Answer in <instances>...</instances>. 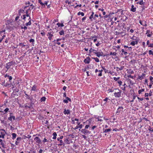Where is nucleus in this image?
Wrapping results in <instances>:
<instances>
[{
	"instance_id": "f257e3e1",
	"label": "nucleus",
	"mask_w": 153,
	"mask_h": 153,
	"mask_svg": "<svg viewBox=\"0 0 153 153\" xmlns=\"http://www.w3.org/2000/svg\"><path fill=\"white\" fill-rule=\"evenodd\" d=\"M15 63V62L13 61L9 62L7 63L6 64L5 68L7 69V71L10 68V67L13 64Z\"/></svg>"
},
{
	"instance_id": "f03ea898",
	"label": "nucleus",
	"mask_w": 153,
	"mask_h": 153,
	"mask_svg": "<svg viewBox=\"0 0 153 153\" xmlns=\"http://www.w3.org/2000/svg\"><path fill=\"white\" fill-rule=\"evenodd\" d=\"M1 130L2 131H3L0 132L1 135H0V138H4L6 132L5 130L3 129H1Z\"/></svg>"
},
{
	"instance_id": "7ed1b4c3",
	"label": "nucleus",
	"mask_w": 153,
	"mask_h": 153,
	"mask_svg": "<svg viewBox=\"0 0 153 153\" xmlns=\"http://www.w3.org/2000/svg\"><path fill=\"white\" fill-rule=\"evenodd\" d=\"M34 140L36 141V143L39 144L42 142L41 140L39 137H36L34 138Z\"/></svg>"
},
{
	"instance_id": "20e7f679",
	"label": "nucleus",
	"mask_w": 153,
	"mask_h": 153,
	"mask_svg": "<svg viewBox=\"0 0 153 153\" xmlns=\"http://www.w3.org/2000/svg\"><path fill=\"white\" fill-rule=\"evenodd\" d=\"M90 58L89 56H88L84 60L83 62L85 64H89L90 63Z\"/></svg>"
},
{
	"instance_id": "39448f33",
	"label": "nucleus",
	"mask_w": 153,
	"mask_h": 153,
	"mask_svg": "<svg viewBox=\"0 0 153 153\" xmlns=\"http://www.w3.org/2000/svg\"><path fill=\"white\" fill-rule=\"evenodd\" d=\"M96 54L97 56L98 57H100V56L103 55V53L102 52H97V51L95 53Z\"/></svg>"
},
{
	"instance_id": "423d86ee",
	"label": "nucleus",
	"mask_w": 153,
	"mask_h": 153,
	"mask_svg": "<svg viewBox=\"0 0 153 153\" xmlns=\"http://www.w3.org/2000/svg\"><path fill=\"white\" fill-rule=\"evenodd\" d=\"M63 113L65 115L69 114H70V110H66L65 108L64 109Z\"/></svg>"
},
{
	"instance_id": "0eeeda50",
	"label": "nucleus",
	"mask_w": 153,
	"mask_h": 153,
	"mask_svg": "<svg viewBox=\"0 0 153 153\" xmlns=\"http://www.w3.org/2000/svg\"><path fill=\"white\" fill-rule=\"evenodd\" d=\"M81 131L85 134H86L89 132L88 130H87L85 129H82L81 130Z\"/></svg>"
},
{
	"instance_id": "6e6552de",
	"label": "nucleus",
	"mask_w": 153,
	"mask_h": 153,
	"mask_svg": "<svg viewBox=\"0 0 153 153\" xmlns=\"http://www.w3.org/2000/svg\"><path fill=\"white\" fill-rule=\"evenodd\" d=\"M123 107L122 106L119 107L117 109L116 113H120L121 111H123Z\"/></svg>"
},
{
	"instance_id": "1a4fd4ad",
	"label": "nucleus",
	"mask_w": 153,
	"mask_h": 153,
	"mask_svg": "<svg viewBox=\"0 0 153 153\" xmlns=\"http://www.w3.org/2000/svg\"><path fill=\"white\" fill-rule=\"evenodd\" d=\"M114 95L115 97H120L121 96V91L119 92H115Z\"/></svg>"
},
{
	"instance_id": "9d476101",
	"label": "nucleus",
	"mask_w": 153,
	"mask_h": 153,
	"mask_svg": "<svg viewBox=\"0 0 153 153\" xmlns=\"http://www.w3.org/2000/svg\"><path fill=\"white\" fill-rule=\"evenodd\" d=\"M145 77V74L144 73H143L142 75L140 76L139 75L138 76V79H139L142 80Z\"/></svg>"
},
{
	"instance_id": "9b49d317",
	"label": "nucleus",
	"mask_w": 153,
	"mask_h": 153,
	"mask_svg": "<svg viewBox=\"0 0 153 153\" xmlns=\"http://www.w3.org/2000/svg\"><path fill=\"white\" fill-rule=\"evenodd\" d=\"M124 68V66H121L120 68H119V67H114V69L116 68L117 71H121Z\"/></svg>"
},
{
	"instance_id": "f8f14e48",
	"label": "nucleus",
	"mask_w": 153,
	"mask_h": 153,
	"mask_svg": "<svg viewBox=\"0 0 153 153\" xmlns=\"http://www.w3.org/2000/svg\"><path fill=\"white\" fill-rule=\"evenodd\" d=\"M111 130V128H108L106 129H103V133H108Z\"/></svg>"
},
{
	"instance_id": "ddd939ff",
	"label": "nucleus",
	"mask_w": 153,
	"mask_h": 153,
	"mask_svg": "<svg viewBox=\"0 0 153 153\" xmlns=\"http://www.w3.org/2000/svg\"><path fill=\"white\" fill-rule=\"evenodd\" d=\"M31 18L30 17V18L28 19V20H29V22L25 23V25L26 26H28V25H31Z\"/></svg>"
},
{
	"instance_id": "4468645a",
	"label": "nucleus",
	"mask_w": 153,
	"mask_h": 153,
	"mask_svg": "<svg viewBox=\"0 0 153 153\" xmlns=\"http://www.w3.org/2000/svg\"><path fill=\"white\" fill-rule=\"evenodd\" d=\"M19 16L21 15V13H25V10L24 9H20L19 11Z\"/></svg>"
},
{
	"instance_id": "2eb2a0df",
	"label": "nucleus",
	"mask_w": 153,
	"mask_h": 153,
	"mask_svg": "<svg viewBox=\"0 0 153 153\" xmlns=\"http://www.w3.org/2000/svg\"><path fill=\"white\" fill-rule=\"evenodd\" d=\"M136 10V8L134 7V6L133 5H131V11L133 12H135Z\"/></svg>"
},
{
	"instance_id": "dca6fc26",
	"label": "nucleus",
	"mask_w": 153,
	"mask_h": 153,
	"mask_svg": "<svg viewBox=\"0 0 153 153\" xmlns=\"http://www.w3.org/2000/svg\"><path fill=\"white\" fill-rule=\"evenodd\" d=\"M11 86V83H8L6 82L4 85V86L5 87H10Z\"/></svg>"
},
{
	"instance_id": "f3484780",
	"label": "nucleus",
	"mask_w": 153,
	"mask_h": 153,
	"mask_svg": "<svg viewBox=\"0 0 153 153\" xmlns=\"http://www.w3.org/2000/svg\"><path fill=\"white\" fill-rule=\"evenodd\" d=\"M90 53H91L92 52H93L94 53H95L97 51L95 50H94L92 48H91L89 51Z\"/></svg>"
},
{
	"instance_id": "a211bd4d",
	"label": "nucleus",
	"mask_w": 153,
	"mask_h": 153,
	"mask_svg": "<svg viewBox=\"0 0 153 153\" xmlns=\"http://www.w3.org/2000/svg\"><path fill=\"white\" fill-rule=\"evenodd\" d=\"M110 101V100L108 99V97H106L105 99L103 100V101L105 102V103L104 104L106 103L107 102H109Z\"/></svg>"
},
{
	"instance_id": "6ab92c4d",
	"label": "nucleus",
	"mask_w": 153,
	"mask_h": 153,
	"mask_svg": "<svg viewBox=\"0 0 153 153\" xmlns=\"http://www.w3.org/2000/svg\"><path fill=\"white\" fill-rule=\"evenodd\" d=\"M37 86L35 85H34L31 88V91H36V90Z\"/></svg>"
},
{
	"instance_id": "aec40b11",
	"label": "nucleus",
	"mask_w": 153,
	"mask_h": 153,
	"mask_svg": "<svg viewBox=\"0 0 153 153\" xmlns=\"http://www.w3.org/2000/svg\"><path fill=\"white\" fill-rule=\"evenodd\" d=\"M12 118L14 120H15L16 119V118H15V116H12L11 117H8V120H10V121H12Z\"/></svg>"
},
{
	"instance_id": "412c9836",
	"label": "nucleus",
	"mask_w": 153,
	"mask_h": 153,
	"mask_svg": "<svg viewBox=\"0 0 153 153\" xmlns=\"http://www.w3.org/2000/svg\"><path fill=\"white\" fill-rule=\"evenodd\" d=\"M52 135L53 136V139H56V136L57 135V134L56 133V132H54L53 133Z\"/></svg>"
},
{
	"instance_id": "4be33fe9",
	"label": "nucleus",
	"mask_w": 153,
	"mask_h": 153,
	"mask_svg": "<svg viewBox=\"0 0 153 153\" xmlns=\"http://www.w3.org/2000/svg\"><path fill=\"white\" fill-rule=\"evenodd\" d=\"M64 141L66 142V144H70V141L69 140L68 138L65 139Z\"/></svg>"
},
{
	"instance_id": "5701e85b",
	"label": "nucleus",
	"mask_w": 153,
	"mask_h": 153,
	"mask_svg": "<svg viewBox=\"0 0 153 153\" xmlns=\"http://www.w3.org/2000/svg\"><path fill=\"white\" fill-rule=\"evenodd\" d=\"M9 110V108H6L4 111H2V112L4 113V114H6L7 112Z\"/></svg>"
},
{
	"instance_id": "b1692460",
	"label": "nucleus",
	"mask_w": 153,
	"mask_h": 153,
	"mask_svg": "<svg viewBox=\"0 0 153 153\" xmlns=\"http://www.w3.org/2000/svg\"><path fill=\"white\" fill-rule=\"evenodd\" d=\"M150 32V31L149 30H148L146 31V34H147V36L149 37H150L152 36V34H149V33Z\"/></svg>"
},
{
	"instance_id": "393cba45",
	"label": "nucleus",
	"mask_w": 153,
	"mask_h": 153,
	"mask_svg": "<svg viewBox=\"0 0 153 153\" xmlns=\"http://www.w3.org/2000/svg\"><path fill=\"white\" fill-rule=\"evenodd\" d=\"M48 34H49V36L48 37V39L49 40H51L52 37L53 36V35L51 33L48 32Z\"/></svg>"
},
{
	"instance_id": "a878e982",
	"label": "nucleus",
	"mask_w": 153,
	"mask_h": 153,
	"mask_svg": "<svg viewBox=\"0 0 153 153\" xmlns=\"http://www.w3.org/2000/svg\"><path fill=\"white\" fill-rule=\"evenodd\" d=\"M12 138L13 139H15L16 137V134L15 133H13L12 134Z\"/></svg>"
},
{
	"instance_id": "bb28decb",
	"label": "nucleus",
	"mask_w": 153,
	"mask_h": 153,
	"mask_svg": "<svg viewBox=\"0 0 153 153\" xmlns=\"http://www.w3.org/2000/svg\"><path fill=\"white\" fill-rule=\"evenodd\" d=\"M101 67L104 71L105 73H108V70L105 68L104 67L101 66Z\"/></svg>"
},
{
	"instance_id": "cd10ccee",
	"label": "nucleus",
	"mask_w": 153,
	"mask_h": 153,
	"mask_svg": "<svg viewBox=\"0 0 153 153\" xmlns=\"http://www.w3.org/2000/svg\"><path fill=\"white\" fill-rule=\"evenodd\" d=\"M46 99V98L45 97H43L41 98L40 101L41 102H44L45 101Z\"/></svg>"
},
{
	"instance_id": "c85d7f7f",
	"label": "nucleus",
	"mask_w": 153,
	"mask_h": 153,
	"mask_svg": "<svg viewBox=\"0 0 153 153\" xmlns=\"http://www.w3.org/2000/svg\"><path fill=\"white\" fill-rule=\"evenodd\" d=\"M92 58L94 59L95 62H99L100 61L99 59L97 57H92Z\"/></svg>"
},
{
	"instance_id": "c756f323",
	"label": "nucleus",
	"mask_w": 153,
	"mask_h": 153,
	"mask_svg": "<svg viewBox=\"0 0 153 153\" xmlns=\"http://www.w3.org/2000/svg\"><path fill=\"white\" fill-rule=\"evenodd\" d=\"M148 130L150 132H153V128H152L150 126H149Z\"/></svg>"
},
{
	"instance_id": "7c9ffc66",
	"label": "nucleus",
	"mask_w": 153,
	"mask_h": 153,
	"mask_svg": "<svg viewBox=\"0 0 153 153\" xmlns=\"http://www.w3.org/2000/svg\"><path fill=\"white\" fill-rule=\"evenodd\" d=\"M35 40L34 39H31L29 40V42H32V45L33 46H34V42Z\"/></svg>"
},
{
	"instance_id": "2f4dec72",
	"label": "nucleus",
	"mask_w": 153,
	"mask_h": 153,
	"mask_svg": "<svg viewBox=\"0 0 153 153\" xmlns=\"http://www.w3.org/2000/svg\"><path fill=\"white\" fill-rule=\"evenodd\" d=\"M145 89L144 88H142L141 90H140L138 91V94H140L142 92L144 91Z\"/></svg>"
},
{
	"instance_id": "473e14b6",
	"label": "nucleus",
	"mask_w": 153,
	"mask_h": 153,
	"mask_svg": "<svg viewBox=\"0 0 153 153\" xmlns=\"http://www.w3.org/2000/svg\"><path fill=\"white\" fill-rule=\"evenodd\" d=\"M56 25L58 26V27H59L60 26L62 27H63L64 26L63 23L60 24V23H58L56 24Z\"/></svg>"
},
{
	"instance_id": "72a5a7b5",
	"label": "nucleus",
	"mask_w": 153,
	"mask_h": 153,
	"mask_svg": "<svg viewBox=\"0 0 153 153\" xmlns=\"http://www.w3.org/2000/svg\"><path fill=\"white\" fill-rule=\"evenodd\" d=\"M81 15L82 16H83L84 15V13L83 12H79L78 13V15Z\"/></svg>"
},
{
	"instance_id": "f704fd0d",
	"label": "nucleus",
	"mask_w": 153,
	"mask_h": 153,
	"mask_svg": "<svg viewBox=\"0 0 153 153\" xmlns=\"http://www.w3.org/2000/svg\"><path fill=\"white\" fill-rule=\"evenodd\" d=\"M117 53L116 52H114L112 53V52H111L110 54V55H113L114 56H116L117 55Z\"/></svg>"
},
{
	"instance_id": "c9c22d12",
	"label": "nucleus",
	"mask_w": 153,
	"mask_h": 153,
	"mask_svg": "<svg viewBox=\"0 0 153 153\" xmlns=\"http://www.w3.org/2000/svg\"><path fill=\"white\" fill-rule=\"evenodd\" d=\"M42 0H38V2L42 6H43L44 5V3H42Z\"/></svg>"
},
{
	"instance_id": "e433bc0d",
	"label": "nucleus",
	"mask_w": 153,
	"mask_h": 153,
	"mask_svg": "<svg viewBox=\"0 0 153 153\" xmlns=\"http://www.w3.org/2000/svg\"><path fill=\"white\" fill-rule=\"evenodd\" d=\"M1 144L2 145V146L3 148H5L4 145L5 144V141H4V142H1Z\"/></svg>"
},
{
	"instance_id": "4c0bfd02",
	"label": "nucleus",
	"mask_w": 153,
	"mask_h": 153,
	"mask_svg": "<svg viewBox=\"0 0 153 153\" xmlns=\"http://www.w3.org/2000/svg\"><path fill=\"white\" fill-rule=\"evenodd\" d=\"M59 33L60 35H62L64 34V31L63 30H62L61 31L59 32Z\"/></svg>"
},
{
	"instance_id": "58836bf2",
	"label": "nucleus",
	"mask_w": 153,
	"mask_h": 153,
	"mask_svg": "<svg viewBox=\"0 0 153 153\" xmlns=\"http://www.w3.org/2000/svg\"><path fill=\"white\" fill-rule=\"evenodd\" d=\"M138 3H139V4L140 5L143 4V0H141L139 2H137V4H138Z\"/></svg>"
},
{
	"instance_id": "ea45409f",
	"label": "nucleus",
	"mask_w": 153,
	"mask_h": 153,
	"mask_svg": "<svg viewBox=\"0 0 153 153\" xmlns=\"http://www.w3.org/2000/svg\"><path fill=\"white\" fill-rule=\"evenodd\" d=\"M149 53L150 55H153V51H152L151 50H150L149 51Z\"/></svg>"
},
{
	"instance_id": "a19ab883",
	"label": "nucleus",
	"mask_w": 153,
	"mask_h": 153,
	"mask_svg": "<svg viewBox=\"0 0 153 153\" xmlns=\"http://www.w3.org/2000/svg\"><path fill=\"white\" fill-rule=\"evenodd\" d=\"M19 46L21 47H25L26 46V45H25L23 43H19Z\"/></svg>"
},
{
	"instance_id": "79ce46f5",
	"label": "nucleus",
	"mask_w": 153,
	"mask_h": 153,
	"mask_svg": "<svg viewBox=\"0 0 153 153\" xmlns=\"http://www.w3.org/2000/svg\"><path fill=\"white\" fill-rule=\"evenodd\" d=\"M94 14V13L93 12H92V14L89 17V19H91L92 18H93V15Z\"/></svg>"
},
{
	"instance_id": "37998d69",
	"label": "nucleus",
	"mask_w": 153,
	"mask_h": 153,
	"mask_svg": "<svg viewBox=\"0 0 153 153\" xmlns=\"http://www.w3.org/2000/svg\"><path fill=\"white\" fill-rule=\"evenodd\" d=\"M120 79V77H114L113 78L114 80H115V81H117L119 79Z\"/></svg>"
},
{
	"instance_id": "c03bdc74",
	"label": "nucleus",
	"mask_w": 153,
	"mask_h": 153,
	"mask_svg": "<svg viewBox=\"0 0 153 153\" xmlns=\"http://www.w3.org/2000/svg\"><path fill=\"white\" fill-rule=\"evenodd\" d=\"M63 137V136H62L60 137L59 138L58 137L57 139V140L58 141H59V140H60V139H62Z\"/></svg>"
},
{
	"instance_id": "a18cd8bd",
	"label": "nucleus",
	"mask_w": 153,
	"mask_h": 153,
	"mask_svg": "<svg viewBox=\"0 0 153 153\" xmlns=\"http://www.w3.org/2000/svg\"><path fill=\"white\" fill-rule=\"evenodd\" d=\"M117 82L119 84V86H120L122 85V81L120 80H118L117 81Z\"/></svg>"
},
{
	"instance_id": "49530a36",
	"label": "nucleus",
	"mask_w": 153,
	"mask_h": 153,
	"mask_svg": "<svg viewBox=\"0 0 153 153\" xmlns=\"http://www.w3.org/2000/svg\"><path fill=\"white\" fill-rule=\"evenodd\" d=\"M130 45L133 46H134L135 45V42L134 41H132L131 42Z\"/></svg>"
},
{
	"instance_id": "de8ad7c7",
	"label": "nucleus",
	"mask_w": 153,
	"mask_h": 153,
	"mask_svg": "<svg viewBox=\"0 0 153 153\" xmlns=\"http://www.w3.org/2000/svg\"><path fill=\"white\" fill-rule=\"evenodd\" d=\"M8 78H9V81L10 82H11V80L12 79V77L11 76H10L9 75V76H8Z\"/></svg>"
},
{
	"instance_id": "09e8293b",
	"label": "nucleus",
	"mask_w": 153,
	"mask_h": 153,
	"mask_svg": "<svg viewBox=\"0 0 153 153\" xmlns=\"http://www.w3.org/2000/svg\"><path fill=\"white\" fill-rule=\"evenodd\" d=\"M21 28L22 29H24V30H26L27 29V28L26 26H24V27H22Z\"/></svg>"
},
{
	"instance_id": "8fccbe9b",
	"label": "nucleus",
	"mask_w": 153,
	"mask_h": 153,
	"mask_svg": "<svg viewBox=\"0 0 153 153\" xmlns=\"http://www.w3.org/2000/svg\"><path fill=\"white\" fill-rule=\"evenodd\" d=\"M63 102H64L66 103H68V100L66 99L64 100H63Z\"/></svg>"
},
{
	"instance_id": "3c124183",
	"label": "nucleus",
	"mask_w": 153,
	"mask_h": 153,
	"mask_svg": "<svg viewBox=\"0 0 153 153\" xmlns=\"http://www.w3.org/2000/svg\"><path fill=\"white\" fill-rule=\"evenodd\" d=\"M65 2L66 3H68V4H71V2L69 1L68 0H66L65 1Z\"/></svg>"
},
{
	"instance_id": "603ef678",
	"label": "nucleus",
	"mask_w": 153,
	"mask_h": 153,
	"mask_svg": "<svg viewBox=\"0 0 153 153\" xmlns=\"http://www.w3.org/2000/svg\"><path fill=\"white\" fill-rule=\"evenodd\" d=\"M149 47L153 48V43H151L148 46Z\"/></svg>"
},
{
	"instance_id": "864d4df0",
	"label": "nucleus",
	"mask_w": 153,
	"mask_h": 153,
	"mask_svg": "<svg viewBox=\"0 0 153 153\" xmlns=\"http://www.w3.org/2000/svg\"><path fill=\"white\" fill-rule=\"evenodd\" d=\"M44 143L46 142H47L48 141L46 139V138H44L43 139V140L42 141Z\"/></svg>"
},
{
	"instance_id": "5fc2aeb1",
	"label": "nucleus",
	"mask_w": 153,
	"mask_h": 153,
	"mask_svg": "<svg viewBox=\"0 0 153 153\" xmlns=\"http://www.w3.org/2000/svg\"><path fill=\"white\" fill-rule=\"evenodd\" d=\"M108 91L109 92H113L114 91L112 89H109L108 90Z\"/></svg>"
},
{
	"instance_id": "6e6d98bb",
	"label": "nucleus",
	"mask_w": 153,
	"mask_h": 153,
	"mask_svg": "<svg viewBox=\"0 0 153 153\" xmlns=\"http://www.w3.org/2000/svg\"><path fill=\"white\" fill-rule=\"evenodd\" d=\"M137 98L138 100H140L141 101L143 100V98H140L138 97H137Z\"/></svg>"
},
{
	"instance_id": "4d7b16f0",
	"label": "nucleus",
	"mask_w": 153,
	"mask_h": 153,
	"mask_svg": "<svg viewBox=\"0 0 153 153\" xmlns=\"http://www.w3.org/2000/svg\"><path fill=\"white\" fill-rule=\"evenodd\" d=\"M139 22H140V24L141 25H143V26H145V25H144L143 24V21H141L140 20V21Z\"/></svg>"
},
{
	"instance_id": "13d9d810",
	"label": "nucleus",
	"mask_w": 153,
	"mask_h": 153,
	"mask_svg": "<svg viewBox=\"0 0 153 153\" xmlns=\"http://www.w3.org/2000/svg\"><path fill=\"white\" fill-rule=\"evenodd\" d=\"M5 81L4 80L3 82H1V85L4 86V85H5Z\"/></svg>"
},
{
	"instance_id": "bf43d9fd",
	"label": "nucleus",
	"mask_w": 153,
	"mask_h": 153,
	"mask_svg": "<svg viewBox=\"0 0 153 153\" xmlns=\"http://www.w3.org/2000/svg\"><path fill=\"white\" fill-rule=\"evenodd\" d=\"M97 119H98V121H102V120L100 119L99 117H97Z\"/></svg>"
},
{
	"instance_id": "052dcab7",
	"label": "nucleus",
	"mask_w": 153,
	"mask_h": 153,
	"mask_svg": "<svg viewBox=\"0 0 153 153\" xmlns=\"http://www.w3.org/2000/svg\"><path fill=\"white\" fill-rule=\"evenodd\" d=\"M128 78H131L132 79H133V77L131 76V75H129L128 76Z\"/></svg>"
},
{
	"instance_id": "680f3d73",
	"label": "nucleus",
	"mask_w": 153,
	"mask_h": 153,
	"mask_svg": "<svg viewBox=\"0 0 153 153\" xmlns=\"http://www.w3.org/2000/svg\"><path fill=\"white\" fill-rule=\"evenodd\" d=\"M26 18V16H25V15H23V17L22 18V19L25 20V19Z\"/></svg>"
},
{
	"instance_id": "e2e57ef3",
	"label": "nucleus",
	"mask_w": 153,
	"mask_h": 153,
	"mask_svg": "<svg viewBox=\"0 0 153 153\" xmlns=\"http://www.w3.org/2000/svg\"><path fill=\"white\" fill-rule=\"evenodd\" d=\"M21 137H18L17 138L16 140L17 141H19L20 140H21Z\"/></svg>"
},
{
	"instance_id": "0e129e2a",
	"label": "nucleus",
	"mask_w": 153,
	"mask_h": 153,
	"mask_svg": "<svg viewBox=\"0 0 153 153\" xmlns=\"http://www.w3.org/2000/svg\"><path fill=\"white\" fill-rule=\"evenodd\" d=\"M31 137V136L30 135H28L27 136H25V138H30Z\"/></svg>"
},
{
	"instance_id": "69168bd1",
	"label": "nucleus",
	"mask_w": 153,
	"mask_h": 153,
	"mask_svg": "<svg viewBox=\"0 0 153 153\" xmlns=\"http://www.w3.org/2000/svg\"><path fill=\"white\" fill-rule=\"evenodd\" d=\"M63 97H66V93H64L63 94Z\"/></svg>"
},
{
	"instance_id": "338daca9",
	"label": "nucleus",
	"mask_w": 153,
	"mask_h": 153,
	"mask_svg": "<svg viewBox=\"0 0 153 153\" xmlns=\"http://www.w3.org/2000/svg\"><path fill=\"white\" fill-rule=\"evenodd\" d=\"M125 87L123 86V87H121V89L123 91H125Z\"/></svg>"
},
{
	"instance_id": "774afa93",
	"label": "nucleus",
	"mask_w": 153,
	"mask_h": 153,
	"mask_svg": "<svg viewBox=\"0 0 153 153\" xmlns=\"http://www.w3.org/2000/svg\"><path fill=\"white\" fill-rule=\"evenodd\" d=\"M43 152V150L42 149H40V150L39 151V153H42V152Z\"/></svg>"
}]
</instances>
